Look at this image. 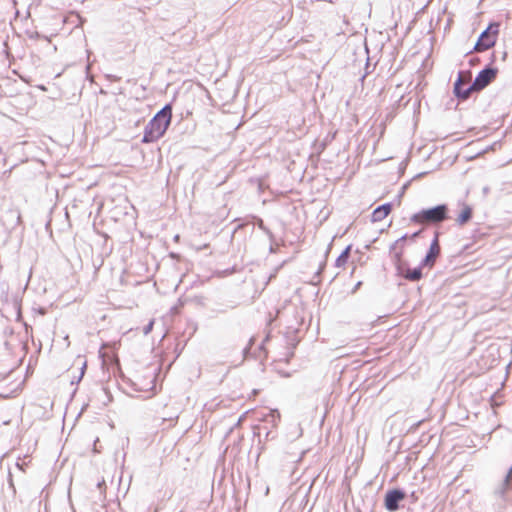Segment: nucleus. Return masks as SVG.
<instances>
[{"label": "nucleus", "instance_id": "3", "mask_svg": "<svg viewBox=\"0 0 512 512\" xmlns=\"http://www.w3.org/2000/svg\"><path fill=\"white\" fill-rule=\"evenodd\" d=\"M448 218V207L440 204L432 208L422 209L413 214L410 218L411 222L423 225L438 224Z\"/></svg>", "mask_w": 512, "mask_h": 512}, {"label": "nucleus", "instance_id": "19", "mask_svg": "<svg viewBox=\"0 0 512 512\" xmlns=\"http://www.w3.org/2000/svg\"><path fill=\"white\" fill-rule=\"evenodd\" d=\"M108 77H109V78H111V79H112V80H114V81L118 80V78H117V77H115V76H108Z\"/></svg>", "mask_w": 512, "mask_h": 512}, {"label": "nucleus", "instance_id": "17", "mask_svg": "<svg viewBox=\"0 0 512 512\" xmlns=\"http://www.w3.org/2000/svg\"><path fill=\"white\" fill-rule=\"evenodd\" d=\"M243 419H244V415H243V416H241V417L238 419V421H237V423L235 424V426H239V425L241 424V422H242V420H243Z\"/></svg>", "mask_w": 512, "mask_h": 512}, {"label": "nucleus", "instance_id": "9", "mask_svg": "<svg viewBox=\"0 0 512 512\" xmlns=\"http://www.w3.org/2000/svg\"><path fill=\"white\" fill-rule=\"evenodd\" d=\"M471 218H472V208L468 205H465L456 221L459 225L462 226V225L466 224Z\"/></svg>", "mask_w": 512, "mask_h": 512}, {"label": "nucleus", "instance_id": "10", "mask_svg": "<svg viewBox=\"0 0 512 512\" xmlns=\"http://www.w3.org/2000/svg\"><path fill=\"white\" fill-rule=\"evenodd\" d=\"M421 268L422 266L420 265V267H417V268H413V269H410L408 268L405 273H404V277L407 279V280H410V281H418L421 279L422 277V271H421Z\"/></svg>", "mask_w": 512, "mask_h": 512}, {"label": "nucleus", "instance_id": "8", "mask_svg": "<svg viewBox=\"0 0 512 512\" xmlns=\"http://www.w3.org/2000/svg\"><path fill=\"white\" fill-rule=\"evenodd\" d=\"M392 205L390 203L383 204L377 207L372 213V221L380 222L391 212Z\"/></svg>", "mask_w": 512, "mask_h": 512}, {"label": "nucleus", "instance_id": "20", "mask_svg": "<svg viewBox=\"0 0 512 512\" xmlns=\"http://www.w3.org/2000/svg\"><path fill=\"white\" fill-rule=\"evenodd\" d=\"M400 256H401V253H400V252H399V253H396V257H397L398 259L400 258Z\"/></svg>", "mask_w": 512, "mask_h": 512}, {"label": "nucleus", "instance_id": "14", "mask_svg": "<svg viewBox=\"0 0 512 512\" xmlns=\"http://www.w3.org/2000/svg\"><path fill=\"white\" fill-rule=\"evenodd\" d=\"M270 416L272 417L273 421H275L276 418L280 417V414L275 410L270 413Z\"/></svg>", "mask_w": 512, "mask_h": 512}, {"label": "nucleus", "instance_id": "6", "mask_svg": "<svg viewBox=\"0 0 512 512\" xmlns=\"http://www.w3.org/2000/svg\"><path fill=\"white\" fill-rule=\"evenodd\" d=\"M439 233H435V237L430 245V248L425 256V258L421 262L422 267H433L436 262L437 257L440 254V245H439Z\"/></svg>", "mask_w": 512, "mask_h": 512}, {"label": "nucleus", "instance_id": "1", "mask_svg": "<svg viewBox=\"0 0 512 512\" xmlns=\"http://www.w3.org/2000/svg\"><path fill=\"white\" fill-rule=\"evenodd\" d=\"M171 117V105H165L146 125L142 142L152 143L161 138L170 125Z\"/></svg>", "mask_w": 512, "mask_h": 512}, {"label": "nucleus", "instance_id": "11", "mask_svg": "<svg viewBox=\"0 0 512 512\" xmlns=\"http://www.w3.org/2000/svg\"><path fill=\"white\" fill-rule=\"evenodd\" d=\"M350 250H351V246H348L345 248V250L338 256V258L336 259V266L337 267H343L346 263H347V260L349 258V255H350Z\"/></svg>", "mask_w": 512, "mask_h": 512}, {"label": "nucleus", "instance_id": "12", "mask_svg": "<svg viewBox=\"0 0 512 512\" xmlns=\"http://www.w3.org/2000/svg\"><path fill=\"white\" fill-rule=\"evenodd\" d=\"M153 325H154V321L151 320L144 328H143V333L145 335H148L152 329H153Z\"/></svg>", "mask_w": 512, "mask_h": 512}, {"label": "nucleus", "instance_id": "15", "mask_svg": "<svg viewBox=\"0 0 512 512\" xmlns=\"http://www.w3.org/2000/svg\"><path fill=\"white\" fill-rule=\"evenodd\" d=\"M465 85H466V82L463 80V77L461 76V85H460V90H461L462 92H464V91L467 89V88H465V89L463 88V86H465Z\"/></svg>", "mask_w": 512, "mask_h": 512}, {"label": "nucleus", "instance_id": "2", "mask_svg": "<svg viewBox=\"0 0 512 512\" xmlns=\"http://www.w3.org/2000/svg\"><path fill=\"white\" fill-rule=\"evenodd\" d=\"M497 70L495 68L487 67L479 72L477 77L475 78L474 82L467 87V89L462 92L460 90L461 85V73L458 76V79L456 80L454 84V93L457 97L466 99L469 97L470 92L472 90H481L485 88L487 85H489L492 80L496 77Z\"/></svg>", "mask_w": 512, "mask_h": 512}, {"label": "nucleus", "instance_id": "4", "mask_svg": "<svg viewBox=\"0 0 512 512\" xmlns=\"http://www.w3.org/2000/svg\"><path fill=\"white\" fill-rule=\"evenodd\" d=\"M512 491V466L507 471L501 481H499L492 492L493 497L498 504H503L507 500V495Z\"/></svg>", "mask_w": 512, "mask_h": 512}, {"label": "nucleus", "instance_id": "18", "mask_svg": "<svg viewBox=\"0 0 512 512\" xmlns=\"http://www.w3.org/2000/svg\"><path fill=\"white\" fill-rule=\"evenodd\" d=\"M420 232H415L414 234H412L411 238L412 239H415L416 237H418Z\"/></svg>", "mask_w": 512, "mask_h": 512}, {"label": "nucleus", "instance_id": "5", "mask_svg": "<svg viewBox=\"0 0 512 512\" xmlns=\"http://www.w3.org/2000/svg\"><path fill=\"white\" fill-rule=\"evenodd\" d=\"M497 33L498 24L490 25L485 31L481 33L477 43L475 44L474 50L480 52L494 46Z\"/></svg>", "mask_w": 512, "mask_h": 512}, {"label": "nucleus", "instance_id": "13", "mask_svg": "<svg viewBox=\"0 0 512 512\" xmlns=\"http://www.w3.org/2000/svg\"><path fill=\"white\" fill-rule=\"evenodd\" d=\"M407 238H408V235H407V234H405V235H403L402 237H400V238H399V239H398V240H397V241L392 245V249H396V247H397L400 243L404 242Z\"/></svg>", "mask_w": 512, "mask_h": 512}, {"label": "nucleus", "instance_id": "16", "mask_svg": "<svg viewBox=\"0 0 512 512\" xmlns=\"http://www.w3.org/2000/svg\"><path fill=\"white\" fill-rule=\"evenodd\" d=\"M85 367H86V365H85V364H83V366H82V368H81V373H80V376H79V379H78V380H80V379L83 377Z\"/></svg>", "mask_w": 512, "mask_h": 512}, {"label": "nucleus", "instance_id": "7", "mask_svg": "<svg viewBox=\"0 0 512 512\" xmlns=\"http://www.w3.org/2000/svg\"><path fill=\"white\" fill-rule=\"evenodd\" d=\"M405 498V493L399 489L388 491L385 496V507L388 511H396L399 508V502Z\"/></svg>", "mask_w": 512, "mask_h": 512}]
</instances>
